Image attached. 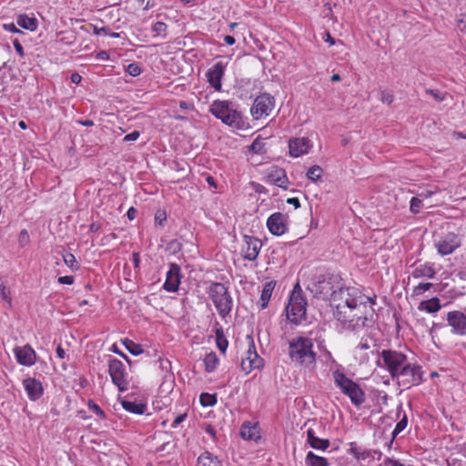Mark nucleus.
Masks as SVG:
<instances>
[{
  "mask_svg": "<svg viewBox=\"0 0 466 466\" xmlns=\"http://www.w3.org/2000/svg\"><path fill=\"white\" fill-rule=\"evenodd\" d=\"M373 304L360 303L351 307L350 309L346 308L344 310L334 311L336 319L340 323L341 328L351 332H359L368 321V316L372 315Z\"/></svg>",
  "mask_w": 466,
  "mask_h": 466,
  "instance_id": "1",
  "label": "nucleus"
},
{
  "mask_svg": "<svg viewBox=\"0 0 466 466\" xmlns=\"http://www.w3.org/2000/svg\"><path fill=\"white\" fill-rule=\"evenodd\" d=\"M289 357L295 365L309 368L316 363L317 353L312 339L297 336L289 341Z\"/></svg>",
  "mask_w": 466,
  "mask_h": 466,
  "instance_id": "2",
  "label": "nucleus"
},
{
  "mask_svg": "<svg viewBox=\"0 0 466 466\" xmlns=\"http://www.w3.org/2000/svg\"><path fill=\"white\" fill-rule=\"evenodd\" d=\"M360 303L375 304L373 299H370L356 289L338 287L337 291H333L330 298V304L334 308V311L344 310L346 308L350 309L351 307Z\"/></svg>",
  "mask_w": 466,
  "mask_h": 466,
  "instance_id": "3",
  "label": "nucleus"
},
{
  "mask_svg": "<svg viewBox=\"0 0 466 466\" xmlns=\"http://www.w3.org/2000/svg\"><path fill=\"white\" fill-rule=\"evenodd\" d=\"M208 294L221 319H226L230 316L234 302L228 289L224 284L212 283L208 288Z\"/></svg>",
  "mask_w": 466,
  "mask_h": 466,
  "instance_id": "4",
  "label": "nucleus"
},
{
  "mask_svg": "<svg viewBox=\"0 0 466 466\" xmlns=\"http://www.w3.org/2000/svg\"><path fill=\"white\" fill-rule=\"evenodd\" d=\"M209 112L228 126L238 127L240 125V112H238L235 105L228 100L213 101L210 105Z\"/></svg>",
  "mask_w": 466,
  "mask_h": 466,
  "instance_id": "5",
  "label": "nucleus"
},
{
  "mask_svg": "<svg viewBox=\"0 0 466 466\" xmlns=\"http://www.w3.org/2000/svg\"><path fill=\"white\" fill-rule=\"evenodd\" d=\"M307 300L299 284H296L286 307L288 319L295 324L300 323L306 318Z\"/></svg>",
  "mask_w": 466,
  "mask_h": 466,
  "instance_id": "6",
  "label": "nucleus"
},
{
  "mask_svg": "<svg viewBox=\"0 0 466 466\" xmlns=\"http://www.w3.org/2000/svg\"><path fill=\"white\" fill-rule=\"evenodd\" d=\"M334 382L340 390L347 395L352 404L360 406L365 401V393L359 384L349 379L343 372L335 370L333 372Z\"/></svg>",
  "mask_w": 466,
  "mask_h": 466,
  "instance_id": "7",
  "label": "nucleus"
},
{
  "mask_svg": "<svg viewBox=\"0 0 466 466\" xmlns=\"http://www.w3.org/2000/svg\"><path fill=\"white\" fill-rule=\"evenodd\" d=\"M379 354L378 365L386 368L392 378L408 362L407 357L403 353L395 350H383Z\"/></svg>",
  "mask_w": 466,
  "mask_h": 466,
  "instance_id": "8",
  "label": "nucleus"
},
{
  "mask_svg": "<svg viewBox=\"0 0 466 466\" xmlns=\"http://www.w3.org/2000/svg\"><path fill=\"white\" fill-rule=\"evenodd\" d=\"M423 371L421 367L407 362L395 375L399 385L410 388L412 385H419L422 380Z\"/></svg>",
  "mask_w": 466,
  "mask_h": 466,
  "instance_id": "9",
  "label": "nucleus"
},
{
  "mask_svg": "<svg viewBox=\"0 0 466 466\" xmlns=\"http://www.w3.org/2000/svg\"><path fill=\"white\" fill-rule=\"evenodd\" d=\"M108 372L112 382L120 391H126L128 389V373L121 360L117 359L110 360L108 363Z\"/></svg>",
  "mask_w": 466,
  "mask_h": 466,
  "instance_id": "10",
  "label": "nucleus"
},
{
  "mask_svg": "<svg viewBox=\"0 0 466 466\" xmlns=\"http://www.w3.org/2000/svg\"><path fill=\"white\" fill-rule=\"evenodd\" d=\"M247 339L248 341V348L242 358L241 369L246 374H248L253 370L263 367V359L257 353L252 336H247Z\"/></svg>",
  "mask_w": 466,
  "mask_h": 466,
  "instance_id": "11",
  "label": "nucleus"
},
{
  "mask_svg": "<svg viewBox=\"0 0 466 466\" xmlns=\"http://www.w3.org/2000/svg\"><path fill=\"white\" fill-rule=\"evenodd\" d=\"M275 98L269 94H262L256 97L250 109L251 115L255 119H260L267 116L273 110Z\"/></svg>",
  "mask_w": 466,
  "mask_h": 466,
  "instance_id": "12",
  "label": "nucleus"
},
{
  "mask_svg": "<svg viewBox=\"0 0 466 466\" xmlns=\"http://www.w3.org/2000/svg\"><path fill=\"white\" fill-rule=\"evenodd\" d=\"M461 246V239L454 232H448L435 242V247L441 256L451 254Z\"/></svg>",
  "mask_w": 466,
  "mask_h": 466,
  "instance_id": "13",
  "label": "nucleus"
},
{
  "mask_svg": "<svg viewBox=\"0 0 466 466\" xmlns=\"http://www.w3.org/2000/svg\"><path fill=\"white\" fill-rule=\"evenodd\" d=\"M243 241L241 248L243 258L249 261L256 260L262 248V242L258 238L247 235L244 236Z\"/></svg>",
  "mask_w": 466,
  "mask_h": 466,
  "instance_id": "14",
  "label": "nucleus"
},
{
  "mask_svg": "<svg viewBox=\"0 0 466 466\" xmlns=\"http://www.w3.org/2000/svg\"><path fill=\"white\" fill-rule=\"evenodd\" d=\"M340 278L338 275H322L319 277L318 281L315 283L317 291L323 296H330L333 291H337L335 284H339Z\"/></svg>",
  "mask_w": 466,
  "mask_h": 466,
  "instance_id": "15",
  "label": "nucleus"
},
{
  "mask_svg": "<svg viewBox=\"0 0 466 466\" xmlns=\"http://www.w3.org/2000/svg\"><path fill=\"white\" fill-rule=\"evenodd\" d=\"M182 278L180 267L176 263H171L167 272L163 289L168 292H176L178 289Z\"/></svg>",
  "mask_w": 466,
  "mask_h": 466,
  "instance_id": "16",
  "label": "nucleus"
},
{
  "mask_svg": "<svg viewBox=\"0 0 466 466\" xmlns=\"http://www.w3.org/2000/svg\"><path fill=\"white\" fill-rule=\"evenodd\" d=\"M447 321L451 327V332L459 336L466 335V315L459 310L450 311L447 314Z\"/></svg>",
  "mask_w": 466,
  "mask_h": 466,
  "instance_id": "17",
  "label": "nucleus"
},
{
  "mask_svg": "<svg viewBox=\"0 0 466 466\" xmlns=\"http://www.w3.org/2000/svg\"><path fill=\"white\" fill-rule=\"evenodd\" d=\"M286 220V216L280 212L270 215L267 220L269 232L276 236L283 235L288 229Z\"/></svg>",
  "mask_w": 466,
  "mask_h": 466,
  "instance_id": "18",
  "label": "nucleus"
},
{
  "mask_svg": "<svg viewBox=\"0 0 466 466\" xmlns=\"http://www.w3.org/2000/svg\"><path fill=\"white\" fill-rule=\"evenodd\" d=\"M349 453L360 461H370L380 460L382 453L377 450H367L358 446L356 442L350 444Z\"/></svg>",
  "mask_w": 466,
  "mask_h": 466,
  "instance_id": "19",
  "label": "nucleus"
},
{
  "mask_svg": "<svg viewBox=\"0 0 466 466\" xmlns=\"http://www.w3.org/2000/svg\"><path fill=\"white\" fill-rule=\"evenodd\" d=\"M14 354L20 365L31 367L35 363L36 353L30 345L15 347Z\"/></svg>",
  "mask_w": 466,
  "mask_h": 466,
  "instance_id": "20",
  "label": "nucleus"
},
{
  "mask_svg": "<svg viewBox=\"0 0 466 466\" xmlns=\"http://www.w3.org/2000/svg\"><path fill=\"white\" fill-rule=\"evenodd\" d=\"M226 65L222 62L216 63L207 72L208 82L216 90L221 91V80L225 75Z\"/></svg>",
  "mask_w": 466,
  "mask_h": 466,
  "instance_id": "21",
  "label": "nucleus"
},
{
  "mask_svg": "<svg viewBox=\"0 0 466 466\" xmlns=\"http://www.w3.org/2000/svg\"><path fill=\"white\" fill-rule=\"evenodd\" d=\"M312 145L308 137H295L289 142V155L299 157L308 154Z\"/></svg>",
  "mask_w": 466,
  "mask_h": 466,
  "instance_id": "22",
  "label": "nucleus"
},
{
  "mask_svg": "<svg viewBox=\"0 0 466 466\" xmlns=\"http://www.w3.org/2000/svg\"><path fill=\"white\" fill-rule=\"evenodd\" d=\"M30 400L35 401L44 394V388L40 380L35 378H26L22 382Z\"/></svg>",
  "mask_w": 466,
  "mask_h": 466,
  "instance_id": "23",
  "label": "nucleus"
},
{
  "mask_svg": "<svg viewBox=\"0 0 466 466\" xmlns=\"http://www.w3.org/2000/svg\"><path fill=\"white\" fill-rule=\"evenodd\" d=\"M268 179L269 182L273 183L274 185H277L279 187L285 189L288 188L289 179L283 168L272 169L268 175Z\"/></svg>",
  "mask_w": 466,
  "mask_h": 466,
  "instance_id": "24",
  "label": "nucleus"
},
{
  "mask_svg": "<svg viewBox=\"0 0 466 466\" xmlns=\"http://www.w3.org/2000/svg\"><path fill=\"white\" fill-rule=\"evenodd\" d=\"M436 275L435 268L429 264H420L417 266L411 272L412 279H434Z\"/></svg>",
  "mask_w": 466,
  "mask_h": 466,
  "instance_id": "25",
  "label": "nucleus"
},
{
  "mask_svg": "<svg viewBox=\"0 0 466 466\" xmlns=\"http://www.w3.org/2000/svg\"><path fill=\"white\" fill-rule=\"evenodd\" d=\"M307 442L315 450L325 451L329 447V441L328 439H320L315 436V431L312 429L307 431Z\"/></svg>",
  "mask_w": 466,
  "mask_h": 466,
  "instance_id": "26",
  "label": "nucleus"
},
{
  "mask_svg": "<svg viewBox=\"0 0 466 466\" xmlns=\"http://www.w3.org/2000/svg\"><path fill=\"white\" fill-rule=\"evenodd\" d=\"M240 436L244 440L257 441L259 439L258 428L249 421L244 422L240 429Z\"/></svg>",
  "mask_w": 466,
  "mask_h": 466,
  "instance_id": "27",
  "label": "nucleus"
},
{
  "mask_svg": "<svg viewBox=\"0 0 466 466\" xmlns=\"http://www.w3.org/2000/svg\"><path fill=\"white\" fill-rule=\"evenodd\" d=\"M441 309V301L436 297L431 298L427 300H423L418 306L419 310L426 311L431 314L438 312Z\"/></svg>",
  "mask_w": 466,
  "mask_h": 466,
  "instance_id": "28",
  "label": "nucleus"
},
{
  "mask_svg": "<svg viewBox=\"0 0 466 466\" xmlns=\"http://www.w3.org/2000/svg\"><path fill=\"white\" fill-rule=\"evenodd\" d=\"M274 288L275 282L268 281L265 283L258 301L260 309H265L268 307Z\"/></svg>",
  "mask_w": 466,
  "mask_h": 466,
  "instance_id": "29",
  "label": "nucleus"
},
{
  "mask_svg": "<svg viewBox=\"0 0 466 466\" xmlns=\"http://www.w3.org/2000/svg\"><path fill=\"white\" fill-rule=\"evenodd\" d=\"M198 466H221V461L214 454L205 451L198 458Z\"/></svg>",
  "mask_w": 466,
  "mask_h": 466,
  "instance_id": "30",
  "label": "nucleus"
},
{
  "mask_svg": "<svg viewBox=\"0 0 466 466\" xmlns=\"http://www.w3.org/2000/svg\"><path fill=\"white\" fill-rule=\"evenodd\" d=\"M121 405L124 410L134 414H143L147 410V406L145 404L137 403L128 400H123L121 401Z\"/></svg>",
  "mask_w": 466,
  "mask_h": 466,
  "instance_id": "31",
  "label": "nucleus"
},
{
  "mask_svg": "<svg viewBox=\"0 0 466 466\" xmlns=\"http://www.w3.org/2000/svg\"><path fill=\"white\" fill-rule=\"evenodd\" d=\"M305 462L308 466H329V462L326 458L318 456L313 451H309L307 453Z\"/></svg>",
  "mask_w": 466,
  "mask_h": 466,
  "instance_id": "32",
  "label": "nucleus"
},
{
  "mask_svg": "<svg viewBox=\"0 0 466 466\" xmlns=\"http://www.w3.org/2000/svg\"><path fill=\"white\" fill-rule=\"evenodd\" d=\"M218 362L219 360L217 354L213 351L209 352L204 358L205 370L208 373L213 372L217 369Z\"/></svg>",
  "mask_w": 466,
  "mask_h": 466,
  "instance_id": "33",
  "label": "nucleus"
},
{
  "mask_svg": "<svg viewBox=\"0 0 466 466\" xmlns=\"http://www.w3.org/2000/svg\"><path fill=\"white\" fill-rule=\"evenodd\" d=\"M17 25L25 29L34 31L36 29L37 21L34 17H29L26 15H20L17 17Z\"/></svg>",
  "mask_w": 466,
  "mask_h": 466,
  "instance_id": "34",
  "label": "nucleus"
},
{
  "mask_svg": "<svg viewBox=\"0 0 466 466\" xmlns=\"http://www.w3.org/2000/svg\"><path fill=\"white\" fill-rule=\"evenodd\" d=\"M125 348L129 351L130 354L134 356H138L143 353V348L140 344L134 342L131 339H125L122 340Z\"/></svg>",
  "mask_w": 466,
  "mask_h": 466,
  "instance_id": "35",
  "label": "nucleus"
},
{
  "mask_svg": "<svg viewBox=\"0 0 466 466\" xmlns=\"http://www.w3.org/2000/svg\"><path fill=\"white\" fill-rule=\"evenodd\" d=\"M376 346L375 340L370 336H363L359 342V344L355 348V351L358 350H367Z\"/></svg>",
  "mask_w": 466,
  "mask_h": 466,
  "instance_id": "36",
  "label": "nucleus"
},
{
  "mask_svg": "<svg viewBox=\"0 0 466 466\" xmlns=\"http://www.w3.org/2000/svg\"><path fill=\"white\" fill-rule=\"evenodd\" d=\"M200 404L203 407H212L217 403V396L208 392H203L199 396Z\"/></svg>",
  "mask_w": 466,
  "mask_h": 466,
  "instance_id": "37",
  "label": "nucleus"
},
{
  "mask_svg": "<svg viewBox=\"0 0 466 466\" xmlns=\"http://www.w3.org/2000/svg\"><path fill=\"white\" fill-rule=\"evenodd\" d=\"M322 174L323 169L319 166L314 165L309 168L306 177H308V179L316 182L321 177Z\"/></svg>",
  "mask_w": 466,
  "mask_h": 466,
  "instance_id": "38",
  "label": "nucleus"
},
{
  "mask_svg": "<svg viewBox=\"0 0 466 466\" xmlns=\"http://www.w3.org/2000/svg\"><path fill=\"white\" fill-rule=\"evenodd\" d=\"M63 259L65 264L72 270H77L79 268L76 257L72 253L66 252L63 254Z\"/></svg>",
  "mask_w": 466,
  "mask_h": 466,
  "instance_id": "39",
  "label": "nucleus"
},
{
  "mask_svg": "<svg viewBox=\"0 0 466 466\" xmlns=\"http://www.w3.org/2000/svg\"><path fill=\"white\" fill-rule=\"evenodd\" d=\"M423 207V200L419 197H413L410 202V211L418 214Z\"/></svg>",
  "mask_w": 466,
  "mask_h": 466,
  "instance_id": "40",
  "label": "nucleus"
},
{
  "mask_svg": "<svg viewBox=\"0 0 466 466\" xmlns=\"http://www.w3.org/2000/svg\"><path fill=\"white\" fill-rule=\"evenodd\" d=\"M94 34L95 35H109L113 38H118L120 35L118 33L111 32L109 27L103 26V27H97L96 25L94 26Z\"/></svg>",
  "mask_w": 466,
  "mask_h": 466,
  "instance_id": "41",
  "label": "nucleus"
},
{
  "mask_svg": "<svg viewBox=\"0 0 466 466\" xmlns=\"http://www.w3.org/2000/svg\"><path fill=\"white\" fill-rule=\"evenodd\" d=\"M167 25L166 23L164 22H157L153 27H152V31L157 35H161L162 37H166L167 35Z\"/></svg>",
  "mask_w": 466,
  "mask_h": 466,
  "instance_id": "42",
  "label": "nucleus"
},
{
  "mask_svg": "<svg viewBox=\"0 0 466 466\" xmlns=\"http://www.w3.org/2000/svg\"><path fill=\"white\" fill-rule=\"evenodd\" d=\"M408 424V418L405 413H403L402 418L400 420V421L396 424L395 429L393 430L392 435L393 437H396L399 433H400Z\"/></svg>",
  "mask_w": 466,
  "mask_h": 466,
  "instance_id": "43",
  "label": "nucleus"
},
{
  "mask_svg": "<svg viewBox=\"0 0 466 466\" xmlns=\"http://www.w3.org/2000/svg\"><path fill=\"white\" fill-rule=\"evenodd\" d=\"M432 283L425 282V283H420L416 287H414L412 294L414 296H419L424 293L425 291L429 290L432 287Z\"/></svg>",
  "mask_w": 466,
  "mask_h": 466,
  "instance_id": "44",
  "label": "nucleus"
},
{
  "mask_svg": "<svg viewBox=\"0 0 466 466\" xmlns=\"http://www.w3.org/2000/svg\"><path fill=\"white\" fill-rule=\"evenodd\" d=\"M126 71L131 76H137L141 74V68L137 63H131L129 64Z\"/></svg>",
  "mask_w": 466,
  "mask_h": 466,
  "instance_id": "45",
  "label": "nucleus"
},
{
  "mask_svg": "<svg viewBox=\"0 0 466 466\" xmlns=\"http://www.w3.org/2000/svg\"><path fill=\"white\" fill-rule=\"evenodd\" d=\"M30 242V236L26 229H23L20 231L18 236V243L21 247H25Z\"/></svg>",
  "mask_w": 466,
  "mask_h": 466,
  "instance_id": "46",
  "label": "nucleus"
},
{
  "mask_svg": "<svg viewBox=\"0 0 466 466\" xmlns=\"http://www.w3.org/2000/svg\"><path fill=\"white\" fill-rule=\"evenodd\" d=\"M88 408L91 411H93L95 414H96L99 418L104 419L106 417L103 410L94 401H92V400L88 401Z\"/></svg>",
  "mask_w": 466,
  "mask_h": 466,
  "instance_id": "47",
  "label": "nucleus"
},
{
  "mask_svg": "<svg viewBox=\"0 0 466 466\" xmlns=\"http://www.w3.org/2000/svg\"><path fill=\"white\" fill-rule=\"evenodd\" d=\"M426 93L431 95L437 102H441L445 99V94L437 89H426Z\"/></svg>",
  "mask_w": 466,
  "mask_h": 466,
  "instance_id": "48",
  "label": "nucleus"
},
{
  "mask_svg": "<svg viewBox=\"0 0 466 466\" xmlns=\"http://www.w3.org/2000/svg\"><path fill=\"white\" fill-rule=\"evenodd\" d=\"M380 100L384 104H391L393 102V95L386 90L380 93Z\"/></svg>",
  "mask_w": 466,
  "mask_h": 466,
  "instance_id": "49",
  "label": "nucleus"
},
{
  "mask_svg": "<svg viewBox=\"0 0 466 466\" xmlns=\"http://www.w3.org/2000/svg\"><path fill=\"white\" fill-rule=\"evenodd\" d=\"M216 341H217V346H218V350L220 351H222L223 353H225L227 350L228 345V339L226 338L225 339H218Z\"/></svg>",
  "mask_w": 466,
  "mask_h": 466,
  "instance_id": "50",
  "label": "nucleus"
},
{
  "mask_svg": "<svg viewBox=\"0 0 466 466\" xmlns=\"http://www.w3.org/2000/svg\"><path fill=\"white\" fill-rule=\"evenodd\" d=\"M140 136L139 131L134 130L124 137L125 142L136 141Z\"/></svg>",
  "mask_w": 466,
  "mask_h": 466,
  "instance_id": "51",
  "label": "nucleus"
},
{
  "mask_svg": "<svg viewBox=\"0 0 466 466\" xmlns=\"http://www.w3.org/2000/svg\"><path fill=\"white\" fill-rule=\"evenodd\" d=\"M262 143L258 139H255L250 146V150L254 153H259L261 151Z\"/></svg>",
  "mask_w": 466,
  "mask_h": 466,
  "instance_id": "52",
  "label": "nucleus"
},
{
  "mask_svg": "<svg viewBox=\"0 0 466 466\" xmlns=\"http://www.w3.org/2000/svg\"><path fill=\"white\" fill-rule=\"evenodd\" d=\"M58 282L60 284H66L71 285L74 283V277L73 276H63L58 278Z\"/></svg>",
  "mask_w": 466,
  "mask_h": 466,
  "instance_id": "53",
  "label": "nucleus"
},
{
  "mask_svg": "<svg viewBox=\"0 0 466 466\" xmlns=\"http://www.w3.org/2000/svg\"><path fill=\"white\" fill-rule=\"evenodd\" d=\"M166 213L164 211H157L155 216V221L157 224L161 225L164 220H166Z\"/></svg>",
  "mask_w": 466,
  "mask_h": 466,
  "instance_id": "54",
  "label": "nucleus"
},
{
  "mask_svg": "<svg viewBox=\"0 0 466 466\" xmlns=\"http://www.w3.org/2000/svg\"><path fill=\"white\" fill-rule=\"evenodd\" d=\"M187 418V414H180L172 421L171 427L177 428Z\"/></svg>",
  "mask_w": 466,
  "mask_h": 466,
  "instance_id": "55",
  "label": "nucleus"
},
{
  "mask_svg": "<svg viewBox=\"0 0 466 466\" xmlns=\"http://www.w3.org/2000/svg\"><path fill=\"white\" fill-rule=\"evenodd\" d=\"M0 288H1V294H2L3 299L5 300L10 302L11 301L10 291L3 284L0 285Z\"/></svg>",
  "mask_w": 466,
  "mask_h": 466,
  "instance_id": "56",
  "label": "nucleus"
},
{
  "mask_svg": "<svg viewBox=\"0 0 466 466\" xmlns=\"http://www.w3.org/2000/svg\"><path fill=\"white\" fill-rule=\"evenodd\" d=\"M3 27L5 31H8L11 33H19L20 32V30L17 29V27L15 26V25L14 23L5 24L3 25Z\"/></svg>",
  "mask_w": 466,
  "mask_h": 466,
  "instance_id": "57",
  "label": "nucleus"
},
{
  "mask_svg": "<svg viewBox=\"0 0 466 466\" xmlns=\"http://www.w3.org/2000/svg\"><path fill=\"white\" fill-rule=\"evenodd\" d=\"M435 193H436V191L428 189V190H424V191L420 192V194H418V197L420 198H421L422 200H424L426 198H431Z\"/></svg>",
  "mask_w": 466,
  "mask_h": 466,
  "instance_id": "58",
  "label": "nucleus"
},
{
  "mask_svg": "<svg viewBox=\"0 0 466 466\" xmlns=\"http://www.w3.org/2000/svg\"><path fill=\"white\" fill-rule=\"evenodd\" d=\"M13 45H14L15 51L19 54V56L21 57H23L24 56V49H23V46L20 44V42L17 39H15L13 41Z\"/></svg>",
  "mask_w": 466,
  "mask_h": 466,
  "instance_id": "59",
  "label": "nucleus"
},
{
  "mask_svg": "<svg viewBox=\"0 0 466 466\" xmlns=\"http://www.w3.org/2000/svg\"><path fill=\"white\" fill-rule=\"evenodd\" d=\"M458 28L463 32V33H466V15L462 16L459 21H458Z\"/></svg>",
  "mask_w": 466,
  "mask_h": 466,
  "instance_id": "60",
  "label": "nucleus"
},
{
  "mask_svg": "<svg viewBox=\"0 0 466 466\" xmlns=\"http://www.w3.org/2000/svg\"><path fill=\"white\" fill-rule=\"evenodd\" d=\"M96 59L98 60H108L109 59V54L106 51H100L96 56Z\"/></svg>",
  "mask_w": 466,
  "mask_h": 466,
  "instance_id": "61",
  "label": "nucleus"
},
{
  "mask_svg": "<svg viewBox=\"0 0 466 466\" xmlns=\"http://www.w3.org/2000/svg\"><path fill=\"white\" fill-rule=\"evenodd\" d=\"M70 79L72 83L79 84L82 80V76L78 73H73Z\"/></svg>",
  "mask_w": 466,
  "mask_h": 466,
  "instance_id": "62",
  "label": "nucleus"
},
{
  "mask_svg": "<svg viewBox=\"0 0 466 466\" xmlns=\"http://www.w3.org/2000/svg\"><path fill=\"white\" fill-rule=\"evenodd\" d=\"M287 202L290 205H293L295 208H299L300 207V202L298 198H288Z\"/></svg>",
  "mask_w": 466,
  "mask_h": 466,
  "instance_id": "63",
  "label": "nucleus"
},
{
  "mask_svg": "<svg viewBox=\"0 0 466 466\" xmlns=\"http://www.w3.org/2000/svg\"><path fill=\"white\" fill-rule=\"evenodd\" d=\"M132 257H133L134 267L136 268H139V263H140L139 253L138 252H134Z\"/></svg>",
  "mask_w": 466,
  "mask_h": 466,
  "instance_id": "64",
  "label": "nucleus"
}]
</instances>
